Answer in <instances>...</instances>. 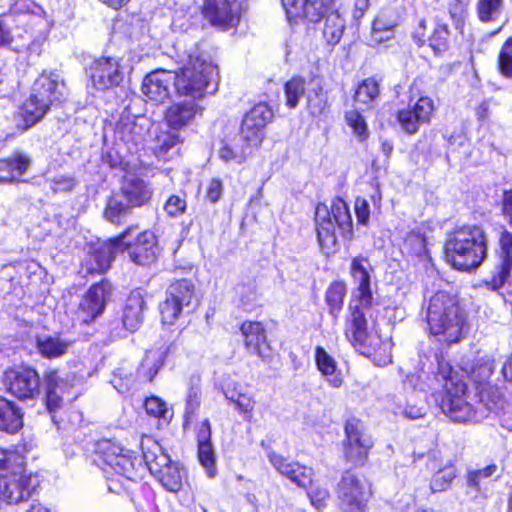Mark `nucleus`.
Here are the masks:
<instances>
[{"instance_id": "393cba45", "label": "nucleus", "mask_w": 512, "mask_h": 512, "mask_svg": "<svg viewBox=\"0 0 512 512\" xmlns=\"http://www.w3.org/2000/svg\"><path fill=\"white\" fill-rule=\"evenodd\" d=\"M203 107L195 100L172 103L165 111L164 119L172 130H181L191 125L197 116L202 115Z\"/></svg>"}, {"instance_id": "f3484780", "label": "nucleus", "mask_w": 512, "mask_h": 512, "mask_svg": "<svg viewBox=\"0 0 512 512\" xmlns=\"http://www.w3.org/2000/svg\"><path fill=\"white\" fill-rule=\"evenodd\" d=\"M129 233L130 231H125L107 242L98 243L92 247L84 261L86 272L89 274L106 272Z\"/></svg>"}, {"instance_id": "5701e85b", "label": "nucleus", "mask_w": 512, "mask_h": 512, "mask_svg": "<svg viewBox=\"0 0 512 512\" xmlns=\"http://www.w3.org/2000/svg\"><path fill=\"white\" fill-rule=\"evenodd\" d=\"M32 92L43 100H47L51 106L55 102L63 101L68 94V89L62 75L58 71H44L35 80Z\"/></svg>"}, {"instance_id": "052dcab7", "label": "nucleus", "mask_w": 512, "mask_h": 512, "mask_svg": "<svg viewBox=\"0 0 512 512\" xmlns=\"http://www.w3.org/2000/svg\"><path fill=\"white\" fill-rule=\"evenodd\" d=\"M468 0H448V13L456 29H461L467 14Z\"/></svg>"}, {"instance_id": "423d86ee", "label": "nucleus", "mask_w": 512, "mask_h": 512, "mask_svg": "<svg viewBox=\"0 0 512 512\" xmlns=\"http://www.w3.org/2000/svg\"><path fill=\"white\" fill-rule=\"evenodd\" d=\"M487 256V237L482 227L468 225L456 229L445 242V258L458 270L477 268Z\"/></svg>"}, {"instance_id": "bb28decb", "label": "nucleus", "mask_w": 512, "mask_h": 512, "mask_svg": "<svg viewBox=\"0 0 512 512\" xmlns=\"http://www.w3.org/2000/svg\"><path fill=\"white\" fill-rule=\"evenodd\" d=\"M121 193L132 208L143 207L150 203L153 188L145 179L135 174H129L122 182Z\"/></svg>"}, {"instance_id": "c756f323", "label": "nucleus", "mask_w": 512, "mask_h": 512, "mask_svg": "<svg viewBox=\"0 0 512 512\" xmlns=\"http://www.w3.org/2000/svg\"><path fill=\"white\" fill-rule=\"evenodd\" d=\"M240 331L248 353L264 358V350L268 345L266 331L262 323L257 321H245L242 323Z\"/></svg>"}, {"instance_id": "58836bf2", "label": "nucleus", "mask_w": 512, "mask_h": 512, "mask_svg": "<svg viewBox=\"0 0 512 512\" xmlns=\"http://www.w3.org/2000/svg\"><path fill=\"white\" fill-rule=\"evenodd\" d=\"M49 108L47 100L32 92L22 107L25 122L30 126L34 125L44 117Z\"/></svg>"}, {"instance_id": "69168bd1", "label": "nucleus", "mask_w": 512, "mask_h": 512, "mask_svg": "<svg viewBox=\"0 0 512 512\" xmlns=\"http://www.w3.org/2000/svg\"><path fill=\"white\" fill-rule=\"evenodd\" d=\"M237 297L240 304L245 308L249 309L257 299L256 287L253 284L245 285L239 284L236 287Z\"/></svg>"}, {"instance_id": "6e6d98bb", "label": "nucleus", "mask_w": 512, "mask_h": 512, "mask_svg": "<svg viewBox=\"0 0 512 512\" xmlns=\"http://www.w3.org/2000/svg\"><path fill=\"white\" fill-rule=\"evenodd\" d=\"M198 459L200 464L206 470L208 477H215L217 473L216 455L212 444L198 445Z\"/></svg>"}, {"instance_id": "bf43d9fd", "label": "nucleus", "mask_w": 512, "mask_h": 512, "mask_svg": "<svg viewBox=\"0 0 512 512\" xmlns=\"http://www.w3.org/2000/svg\"><path fill=\"white\" fill-rule=\"evenodd\" d=\"M281 3L290 22L298 18L308 19V5L306 0H281Z\"/></svg>"}, {"instance_id": "79ce46f5", "label": "nucleus", "mask_w": 512, "mask_h": 512, "mask_svg": "<svg viewBox=\"0 0 512 512\" xmlns=\"http://www.w3.org/2000/svg\"><path fill=\"white\" fill-rule=\"evenodd\" d=\"M163 362V352L159 350L148 351L138 368V376L148 381H152L159 369L162 367Z\"/></svg>"}, {"instance_id": "c9c22d12", "label": "nucleus", "mask_w": 512, "mask_h": 512, "mask_svg": "<svg viewBox=\"0 0 512 512\" xmlns=\"http://www.w3.org/2000/svg\"><path fill=\"white\" fill-rule=\"evenodd\" d=\"M315 362L318 370L327 378L332 387L339 388L343 384L342 375L337 372L336 361L321 346H317L315 349Z\"/></svg>"}, {"instance_id": "f257e3e1", "label": "nucleus", "mask_w": 512, "mask_h": 512, "mask_svg": "<svg viewBox=\"0 0 512 512\" xmlns=\"http://www.w3.org/2000/svg\"><path fill=\"white\" fill-rule=\"evenodd\" d=\"M143 456L124 449L117 442L101 439L95 444L93 462L107 475L108 490L121 494L130 482L142 478L145 471Z\"/></svg>"}, {"instance_id": "aec40b11", "label": "nucleus", "mask_w": 512, "mask_h": 512, "mask_svg": "<svg viewBox=\"0 0 512 512\" xmlns=\"http://www.w3.org/2000/svg\"><path fill=\"white\" fill-rule=\"evenodd\" d=\"M126 231L130 233L122 243L120 251L127 250L130 259L137 265L145 266L153 263L158 255L157 239L154 233L144 231L135 238L134 242H131L129 238L134 229L128 228Z\"/></svg>"}, {"instance_id": "680f3d73", "label": "nucleus", "mask_w": 512, "mask_h": 512, "mask_svg": "<svg viewBox=\"0 0 512 512\" xmlns=\"http://www.w3.org/2000/svg\"><path fill=\"white\" fill-rule=\"evenodd\" d=\"M346 121L349 127L352 128L353 133L359 138L360 141H364L368 138L367 124L364 118L356 110H352L346 113Z\"/></svg>"}, {"instance_id": "f8f14e48", "label": "nucleus", "mask_w": 512, "mask_h": 512, "mask_svg": "<svg viewBox=\"0 0 512 512\" xmlns=\"http://www.w3.org/2000/svg\"><path fill=\"white\" fill-rule=\"evenodd\" d=\"M145 469L161 483L169 492H178L187 480V473L179 463L172 461L170 456L158 443H152L151 447L143 450Z\"/></svg>"}, {"instance_id": "49530a36", "label": "nucleus", "mask_w": 512, "mask_h": 512, "mask_svg": "<svg viewBox=\"0 0 512 512\" xmlns=\"http://www.w3.org/2000/svg\"><path fill=\"white\" fill-rule=\"evenodd\" d=\"M182 142L176 130L160 132L155 138V153L158 157L166 158L167 154Z\"/></svg>"}, {"instance_id": "a19ab883", "label": "nucleus", "mask_w": 512, "mask_h": 512, "mask_svg": "<svg viewBox=\"0 0 512 512\" xmlns=\"http://www.w3.org/2000/svg\"><path fill=\"white\" fill-rule=\"evenodd\" d=\"M69 342L59 337L44 336L37 338V349L46 358H56L65 354L69 348Z\"/></svg>"}, {"instance_id": "37998d69", "label": "nucleus", "mask_w": 512, "mask_h": 512, "mask_svg": "<svg viewBox=\"0 0 512 512\" xmlns=\"http://www.w3.org/2000/svg\"><path fill=\"white\" fill-rule=\"evenodd\" d=\"M323 35L330 44H337L344 32L345 22L337 11L327 12Z\"/></svg>"}, {"instance_id": "dca6fc26", "label": "nucleus", "mask_w": 512, "mask_h": 512, "mask_svg": "<svg viewBox=\"0 0 512 512\" xmlns=\"http://www.w3.org/2000/svg\"><path fill=\"white\" fill-rule=\"evenodd\" d=\"M435 109L434 101L428 96H422L414 104L399 110L397 120L405 133L413 135L421 125L430 123Z\"/></svg>"}, {"instance_id": "4be33fe9", "label": "nucleus", "mask_w": 512, "mask_h": 512, "mask_svg": "<svg viewBox=\"0 0 512 512\" xmlns=\"http://www.w3.org/2000/svg\"><path fill=\"white\" fill-rule=\"evenodd\" d=\"M91 80L98 90H107L118 86L123 80L120 61L117 58L102 57L91 66Z\"/></svg>"}, {"instance_id": "a18cd8bd", "label": "nucleus", "mask_w": 512, "mask_h": 512, "mask_svg": "<svg viewBox=\"0 0 512 512\" xmlns=\"http://www.w3.org/2000/svg\"><path fill=\"white\" fill-rule=\"evenodd\" d=\"M504 0H477L476 12L483 23L495 21L502 13Z\"/></svg>"}, {"instance_id": "9d476101", "label": "nucleus", "mask_w": 512, "mask_h": 512, "mask_svg": "<svg viewBox=\"0 0 512 512\" xmlns=\"http://www.w3.org/2000/svg\"><path fill=\"white\" fill-rule=\"evenodd\" d=\"M38 479L27 474L23 459L14 451L0 448V497L9 504L28 500Z\"/></svg>"}, {"instance_id": "774afa93", "label": "nucleus", "mask_w": 512, "mask_h": 512, "mask_svg": "<svg viewBox=\"0 0 512 512\" xmlns=\"http://www.w3.org/2000/svg\"><path fill=\"white\" fill-rule=\"evenodd\" d=\"M145 410L149 415L157 418H166L168 408L166 403L158 397H149L145 401Z\"/></svg>"}, {"instance_id": "b1692460", "label": "nucleus", "mask_w": 512, "mask_h": 512, "mask_svg": "<svg viewBox=\"0 0 512 512\" xmlns=\"http://www.w3.org/2000/svg\"><path fill=\"white\" fill-rule=\"evenodd\" d=\"M267 456L272 466L297 486L307 488L312 484L314 476L312 468L298 462H289L285 457L272 450L268 452Z\"/></svg>"}, {"instance_id": "39448f33", "label": "nucleus", "mask_w": 512, "mask_h": 512, "mask_svg": "<svg viewBox=\"0 0 512 512\" xmlns=\"http://www.w3.org/2000/svg\"><path fill=\"white\" fill-rule=\"evenodd\" d=\"M426 321L432 335L448 344L464 336L465 314L455 295L438 291L429 301Z\"/></svg>"}, {"instance_id": "2f4dec72", "label": "nucleus", "mask_w": 512, "mask_h": 512, "mask_svg": "<svg viewBox=\"0 0 512 512\" xmlns=\"http://www.w3.org/2000/svg\"><path fill=\"white\" fill-rule=\"evenodd\" d=\"M46 405L50 413L61 407L62 397L68 392V380L61 378L57 371H49L45 374Z\"/></svg>"}, {"instance_id": "c03bdc74", "label": "nucleus", "mask_w": 512, "mask_h": 512, "mask_svg": "<svg viewBox=\"0 0 512 512\" xmlns=\"http://www.w3.org/2000/svg\"><path fill=\"white\" fill-rule=\"evenodd\" d=\"M132 207L124 203L119 195H113L107 201L104 217L113 224L120 223L129 213Z\"/></svg>"}, {"instance_id": "c85d7f7f", "label": "nucleus", "mask_w": 512, "mask_h": 512, "mask_svg": "<svg viewBox=\"0 0 512 512\" xmlns=\"http://www.w3.org/2000/svg\"><path fill=\"white\" fill-rule=\"evenodd\" d=\"M370 263L363 257H355L351 261L350 273L357 288L352 299H359L360 303L367 305L373 302V295L370 289Z\"/></svg>"}, {"instance_id": "7c9ffc66", "label": "nucleus", "mask_w": 512, "mask_h": 512, "mask_svg": "<svg viewBox=\"0 0 512 512\" xmlns=\"http://www.w3.org/2000/svg\"><path fill=\"white\" fill-rule=\"evenodd\" d=\"M145 301L140 291L135 290L130 293L126 300L123 311V325L133 332L136 331L143 323Z\"/></svg>"}, {"instance_id": "ddd939ff", "label": "nucleus", "mask_w": 512, "mask_h": 512, "mask_svg": "<svg viewBox=\"0 0 512 512\" xmlns=\"http://www.w3.org/2000/svg\"><path fill=\"white\" fill-rule=\"evenodd\" d=\"M373 445L374 441L362 421L356 418L347 420L343 442L346 461L356 465L364 464Z\"/></svg>"}, {"instance_id": "412c9836", "label": "nucleus", "mask_w": 512, "mask_h": 512, "mask_svg": "<svg viewBox=\"0 0 512 512\" xmlns=\"http://www.w3.org/2000/svg\"><path fill=\"white\" fill-rule=\"evenodd\" d=\"M480 405L485 408L486 417L493 414L502 427L512 431V400H505L498 388L487 387L480 391Z\"/></svg>"}, {"instance_id": "603ef678", "label": "nucleus", "mask_w": 512, "mask_h": 512, "mask_svg": "<svg viewBox=\"0 0 512 512\" xmlns=\"http://www.w3.org/2000/svg\"><path fill=\"white\" fill-rule=\"evenodd\" d=\"M493 370L494 361L490 357L485 356L477 359L471 370L469 372L466 371V373L474 382L482 383L490 378Z\"/></svg>"}, {"instance_id": "09e8293b", "label": "nucleus", "mask_w": 512, "mask_h": 512, "mask_svg": "<svg viewBox=\"0 0 512 512\" xmlns=\"http://www.w3.org/2000/svg\"><path fill=\"white\" fill-rule=\"evenodd\" d=\"M399 23L398 13L391 8L383 9L373 21V30L384 31L389 35H394V29Z\"/></svg>"}, {"instance_id": "f03ea898", "label": "nucleus", "mask_w": 512, "mask_h": 512, "mask_svg": "<svg viewBox=\"0 0 512 512\" xmlns=\"http://www.w3.org/2000/svg\"><path fill=\"white\" fill-rule=\"evenodd\" d=\"M143 456L124 449L117 442L101 439L95 444L93 462L107 475L108 490L121 494L130 482L142 478L145 471Z\"/></svg>"}, {"instance_id": "7ed1b4c3", "label": "nucleus", "mask_w": 512, "mask_h": 512, "mask_svg": "<svg viewBox=\"0 0 512 512\" xmlns=\"http://www.w3.org/2000/svg\"><path fill=\"white\" fill-rule=\"evenodd\" d=\"M143 456L124 449L117 442L101 439L95 444L93 462L107 475L108 490L121 494L130 482L142 478L145 471Z\"/></svg>"}, {"instance_id": "338daca9", "label": "nucleus", "mask_w": 512, "mask_h": 512, "mask_svg": "<svg viewBox=\"0 0 512 512\" xmlns=\"http://www.w3.org/2000/svg\"><path fill=\"white\" fill-rule=\"evenodd\" d=\"M404 247L412 254L421 255L425 252V238L420 233L411 232L404 240Z\"/></svg>"}, {"instance_id": "0eeeda50", "label": "nucleus", "mask_w": 512, "mask_h": 512, "mask_svg": "<svg viewBox=\"0 0 512 512\" xmlns=\"http://www.w3.org/2000/svg\"><path fill=\"white\" fill-rule=\"evenodd\" d=\"M371 306L372 303L364 305L359 299H351L345 336L362 354L373 356L379 366H384L392 362L391 343L383 342L378 336L368 333L366 316Z\"/></svg>"}, {"instance_id": "6e6552de", "label": "nucleus", "mask_w": 512, "mask_h": 512, "mask_svg": "<svg viewBox=\"0 0 512 512\" xmlns=\"http://www.w3.org/2000/svg\"><path fill=\"white\" fill-rule=\"evenodd\" d=\"M317 238L322 252L327 255L338 249L336 228L345 239H352L353 224L349 207L345 201L336 198L331 206L318 204L315 211Z\"/></svg>"}, {"instance_id": "2eb2a0df", "label": "nucleus", "mask_w": 512, "mask_h": 512, "mask_svg": "<svg viewBox=\"0 0 512 512\" xmlns=\"http://www.w3.org/2000/svg\"><path fill=\"white\" fill-rule=\"evenodd\" d=\"M367 484L350 471L345 472L338 484V497L349 512H363L370 497Z\"/></svg>"}, {"instance_id": "5fc2aeb1", "label": "nucleus", "mask_w": 512, "mask_h": 512, "mask_svg": "<svg viewBox=\"0 0 512 512\" xmlns=\"http://www.w3.org/2000/svg\"><path fill=\"white\" fill-rule=\"evenodd\" d=\"M456 477V469L454 466L449 465L438 470L432 477L430 482L431 490L435 492L445 491L453 479Z\"/></svg>"}, {"instance_id": "473e14b6", "label": "nucleus", "mask_w": 512, "mask_h": 512, "mask_svg": "<svg viewBox=\"0 0 512 512\" xmlns=\"http://www.w3.org/2000/svg\"><path fill=\"white\" fill-rule=\"evenodd\" d=\"M386 407L395 415H403L407 419L416 420L426 415L427 407L424 403L421 405L412 403L411 400L403 402L402 396L398 394H389L386 397Z\"/></svg>"}, {"instance_id": "a878e982", "label": "nucleus", "mask_w": 512, "mask_h": 512, "mask_svg": "<svg viewBox=\"0 0 512 512\" xmlns=\"http://www.w3.org/2000/svg\"><path fill=\"white\" fill-rule=\"evenodd\" d=\"M205 17L214 26L231 27L239 19V9L230 0H205L203 6Z\"/></svg>"}, {"instance_id": "4468645a", "label": "nucleus", "mask_w": 512, "mask_h": 512, "mask_svg": "<svg viewBox=\"0 0 512 512\" xmlns=\"http://www.w3.org/2000/svg\"><path fill=\"white\" fill-rule=\"evenodd\" d=\"M7 391L18 399H33L40 393V377L36 370L18 366L8 369L3 375Z\"/></svg>"}, {"instance_id": "e433bc0d", "label": "nucleus", "mask_w": 512, "mask_h": 512, "mask_svg": "<svg viewBox=\"0 0 512 512\" xmlns=\"http://www.w3.org/2000/svg\"><path fill=\"white\" fill-rule=\"evenodd\" d=\"M201 404V377L194 374L189 378L184 411V427L192 421Z\"/></svg>"}, {"instance_id": "cd10ccee", "label": "nucleus", "mask_w": 512, "mask_h": 512, "mask_svg": "<svg viewBox=\"0 0 512 512\" xmlns=\"http://www.w3.org/2000/svg\"><path fill=\"white\" fill-rule=\"evenodd\" d=\"M174 78L172 71H153L144 78L142 93L151 101L162 102L170 96V86L174 85Z\"/></svg>"}, {"instance_id": "0e129e2a", "label": "nucleus", "mask_w": 512, "mask_h": 512, "mask_svg": "<svg viewBox=\"0 0 512 512\" xmlns=\"http://www.w3.org/2000/svg\"><path fill=\"white\" fill-rule=\"evenodd\" d=\"M308 5V20L318 22L330 10L333 0H306Z\"/></svg>"}, {"instance_id": "4d7b16f0", "label": "nucleus", "mask_w": 512, "mask_h": 512, "mask_svg": "<svg viewBox=\"0 0 512 512\" xmlns=\"http://www.w3.org/2000/svg\"><path fill=\"white\" fill-rule=\"evenodd\" d=\"M184 307L173 298L166 295V299L160 304V314L163 324L172 325L182 313Z\"/></svg>"}, {"instance_id": "8fccbe9b", "label": "nucleus", "mask_w": 512, "mask_h": 512, "mask_svg": "<svg viewBox=\"0 0 512 512\" xmlns=\"http://www.w3.org/2000/svg\"><path fill=\"white\" fill-rule=\"evenodd\" d=\"M286 105L294 109L305 92V81L301 77H293L284 86Z\"/></svg>"}, {"instance_id": "de8ad7c7", "label": "nucleus", "mask_w": 512, "mask_h": 512, "mask_svg": "<svg viewBox=\"0 0 512 512\" xmlns=\"http://www.w3.org/2000/svg\"><path fill=\"white\" fill-rule=\"evenodd\" d=\"M346 295V286L342 282H333L326 291V303L332 315L337 316L343 306Z\"/></svg>"}, {"instance_id": "9b49d317", "label": "nucleus", "mask_w": 512, "mask_h": 512, "mask_svg": "<svg viewBox=\"0 0 512 512\" xmlns=\"http://www.w3.org/2000/svg\"><path fill=\"white\" fill-rule=\"evenodd\" d=\"M439 374L445 380V395L440 408L446 416L455 422H479L486 418L485 408L480 405V401L476 408L468 402L467 385L450 364H440Z\"/></svg>"}, {"instance_id": "864d4df0", "label": "nucleus", "mask_w": 512, "mask_h": 512, "mask_svg": "<svg viewBox=\"0 0 512 512\" xmlns=\"http://www.w3.org/2000/svg\"><path fill=\"white\" fill-rule=\"evenodd\" d=\"M379 95V84L374 78L363 80L357 87L354 99L356 102L369 104Z\"/></svg>"}, {"instance_id": "6ab92c4d", "label": "nucleus", "mask_w": 512, "mask_h": 512, "mask_svg": "<svg viewBox=\"0 0 512 512\" xmlns=\"http://www.w3.org/2000/svg\"><path fill=\"white\" fill-rule=\"evenodd\" d=\"M111 291L112 286L107 280H102L100 283L91 286L79 304L77 312L79 320L88 324L101 315Z\"/></svg>"}, {"instance_id": "3c124183", "label": "nucleus", "mask_w": 512, "mask_h": 512, "mask_svg": "<svg viewBox=\"0 0 512 512\" xmlns=\"http://www.w3.org/2000/svg\"><path fill=\"white\" fill-rule=\"evenodd\" d=\"M137 377L138 372L134 373L132 368L119 367L113 375L111 384L119 393H126L135 384Z\"/></svg>"}, {"instance_id": "13d9d810", "label": "nucleus", "mask_w": 512, "mask_h": 512, "mask_svg": "<svg viewBox=\"0 0 512 512\" xmlns=\"http://www.w3.org/2000/svg\"><path fill=\"white\" fill-rule=\"evenodd\" d=\"M498 69L501 75L512 79V36L501 47L498 55Z\"/></svg>"}, {"instance_id": "1a4fd4ad", "label": "nucleus", "mask_w": 512, "mask_h": 512, "mask_svg": "<svg viewBox=\"0 0 512 512\" xmlns=\"http://www.w3.org/2000/svg\"><path fill=\"white\" fill-rule=\"evenodd\" d=\"M173 73L176 95L196 102L205 96L209 85L218 74L217 67L209 56L200 53L198 49L189 54L183 68Z\"/></svg>"}, {"instance_id": "e2e57ef3", "label": "nucleus", "mask_w": 512, "mask_h": 512, "mask_svg": "<svg viewBox=\"0 0 512 512\" xmlns=\"http://www.w3.org/2000/svg\"><path fill=\"white\" fill-rule=\"evenodd\" d=\"M449 31L446 25H438L429 38V45L436 54H440L448 48Z\"/></svg>"}, {"instance_id": "f704fd0d", "label": "nucleus", "mask_w": 512, "mask_h": 512, "mask_svg": "<svg viewBox=\"0 0 512 512\" xmlns=\"http://www.w3.org/2000/svg\"><path fill=\"white\" fill-rule=\"evenodd\" d=\"M21 409L14 403L0 397V430L15 433L23 425Z\"/></svg>"}, {"instance_id": "a211bd4d", "label": "nucleus", "mask_w": 512, "mask_h": 512, "mask_svg": "<svg viewBox=\"0 0 512 512\" xmlns=\"http://www.w3.org/2000/svg\"><path fill=\"white\" fill-rule=\"evenodd\" d=\"M496 257L497 263L487 281L493 290L502 288L512 273V232L506 229L500 233Z\"/></svg>"}, {"instance_id": "72a5a7b5", "label": "nucleus", "mask_w": 512, "mask_h": 512, "mask_svg": "<svg viewBox=\"0 0 512 512\" xmlns=\"http://www.w3.org/2000/svg\"><path fill=\"white\" fill-rule=\"evenodd\" d=\"M30 164L29 158L14 153L12 156L0 159V182H12L21 177Z\"/></svg>"}, {"instance_id": "4c0bfd02", "label": "nucleus", "mask_w": 512, "mask_h": 512, "mask_svg": "<svg viewBox=\"0 0 512 512\" xmlns=\"http://www.w3.org/2000/svg\"><path fill=\"white\" fill-rule=\"evenodd\" d=\"M310 85L307 93V109L310 115L319 116L328 108L327 92L324 91L319 80L312 81Z\"/></svg>"}, {"instance_id": "20e7f679", "label": "nucleus", "mask_w": 512, "mask_h": 512, "mask_svg": "<svg viewBox=\"0 0 512 512\" xmlns=\"http://www.w3.org/2000/svg\"><path fill=\"white\" fill-rule=\"evenodd\" d=\"M272 118L273 112L268 105L264 103L255 105L244 116L240 133L234 137H226L220 142L219 158L225 163H244L249 147L258 145L262 141L264 128Z\"/></svg>"}, {"instance_id": "ea45409f", "label": "nucleus", "mask_w": 512, "mask_h": 512, "mask_svg": "<svg viewBox=\"0 0 512 512\" xmlns=\"http://www.w3.org/2000/svg\"><path fill=\"white\" fill-rule=\"evenodd\" d=\"M194 292V285L190 280L180 279L170 284L166 295L185 308L191 305Z\"/></svg>"}]
</instances>
